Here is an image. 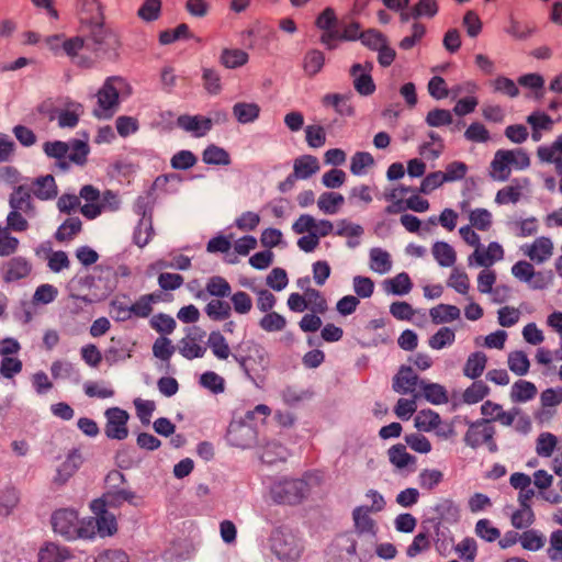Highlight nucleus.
Instances as JSON below:
<instances>
[{
  "instance_id": "nucleus-50",
  "label": "nucleus",
  "mask_w": 562,
  "mask_h": 562,
  "mask_svg": "<svg viewBox=\"0 0 562 562\" xmlns=\"http://www.w3.org/2000/svg\"><path fill=\"white\" fill-rule=\"evenodd\" d=\"M81 226L79 217H69L58 227L55 238L59 241L70 240L81 231Z\"/></svg>"
},
{
  "instance_id": "nucleus-23",
  "label": "nucleus",
  "mask_w": 562,
  "mask_h": 562,
  "mask_svg": "<svg viewBox=\"0 0 562 562\" xmlns=\"http://www.w3.org/2000/svg\"><path fill=\"white\" fill-rule=\"evenodd\" d=\"M419 382L418 375L411 367H402L393 379V389L403 394L413 393L419 389Z\"/></svg>"
},
{
  "instance_id": "nucleus-30",
  "label": "nucleus",
  "mask_w": 562,
  "mask_h": 562,
  "mask_svg": "<svg viewBox=\"0 0 562 562\" xmlns=\"http://www.w3.org/2000/svg\"><path fill=\"white\" fill-rule=\"evenodd\" d=\"M439 10L437 0H419L416 4L411 7L409 11L402 13V22H407L411 19L420 16L434 18Z\"/></svg>"
},
{
  "instance_id": "nucleus-52",
  "label": "nucleus",
  "mask_w": 562,
  "mask_h": 562,
  "mask_svg": "<svg viewBox=\"0 0 562 562\" xmlns=\"http://www.w3.org/2000/svg\"><path fill=\"white\" fill-rule=\"evenodd\" d=\"M469 221L472 227L486 232L492 226L493 215L488 210L479 207L470 212Z\"/></svg>"
},
{
  "instance_id": "nucleus-41",
  "label": "nucleus",
  "mask_w": 562,
  "mask_h": 562,
  "mask_svg": "<svg viewBox=\"0 0 562 562\" xmlns=\"http://www.w3.org/2000/svg\"><path fill=\"white\" fill-rule=\"evenodd\" d=\"M288 457V450L279 442H268L261 452V460L267 464H274L279 461H284Z\"/></svg>"
},
{
  "instance_id": "nucleus-14",
  "label": "nucleus",
  "mask_w": 562,
  "mask_h": 562,
  "mask_svg": "<svg viewBox=\"0 0 562 562\" xmlns=\"http://www.w3.org/2000/svg\"><path fill=\"white\" fill-rule=\"evenodd\" d=\"M82 114L83 106L81 103L66 99L63 102V108L54 109L50 119H56L60 128H74Z\"/></svg>"
},
{
  "instance_id": "nucleus-19",
  "label": "nucleus",
  "mask_w": 562,
  "mask_h": 562,
  "mask_svg": "<svg viewBox=\"0 0 562 562\" xmlns=\"http://www.w3.org/2000/svg\"><path fill=\"white\" fill-rule=\"evenodd\" d=\"M423 397L427 402L434 405L447 404L449 395L447 389L439 384L420 380L418 392L415 394V398Z\"/></svg>"
},
{
  "instance_id": "nucleus-27",
  "label": "nucleus",
  "mask_w": 562,
  "mask_h": 562,
  "mask_svg": "<svg viewBox=\"0 0 562 562\" xmlns=\"http://www.w3.org/2000/svg\"><path fill=\"white\" fill-rule=\"evenodd\" d=\"M360 40L364 46L378 50L379 63L386 66V41L383 35L375 30H368L361 33Z\"/></svg>"
},
{
  "instance_id": "nucleus-62",
  "label": "nucleus",
  "mask_w": 562,
  "mask_h": 562,
  "mask_svg": "<svg viewBox=\"0 0 562 562\" xmlns=\"http://www.w3.org/2000/svg\"><path fill=\"white\" fill-rule=\"evenodd\" d=\"M305 299L307 301V308L313 313L324 314L328 308L326 300L316 289L307 288L305 290Z\"/></svg>"
},
{
  "instance_id": "nucleus-15",
  "label": "nucleus",
  "mask_w": 562,
  "mask_h": 562,
  "mask_svg": "<svg viewBox=\"0 0 562 562\" xmlns=\"http://www.w3.org/2000/svg\"><path fill=\"white\" fill-rule=\"evenodd\" d=\"M504 258V249L503 247L496 243H490L487 248H482V246L479 249H475L472 255L469 256L468 262L469 266H472L473 261L484 268H488L494 262L499 261Z\"/></svg>"
},
{
  "instance_id": "nucleus-31",
  "label": "nucleus",
  "mask_w": 562,
  "mask_h": 562,
  "mask_svg": "<svg viewBox=\"0 0 562 562\" xmlns=\"http://www.w3.org/2000/svg\"><path fill=\"white\" fill-rule=\"evenodd\" d=\"M70 557L68 548L54 542H46L38 551V562H64Z\"/></svg>"
},
{
  "instance_id": "nucleus-3",
  "label": "nucleus",
  "mask_w": 562,
  "mask_h": 562,
  "mask_svg": "<svg viewBox=\"0 0 562 562\" xmlns=\"http://www.w3.org/2000/svg\"><path fill=\"white\" fill-rule=\"evenodd\" d=\"M131 93V86L123 77H108L97 93L98 108L93 111L94 115L100 119L111 117L119 108L120 97L126 98Z\"/></svg>"
},
{
  "instance_id": "nucleus-40",
  "label": "nucleus",
  "mask_w": 562,
  "mask_h": 562,
  "mask_svg": "<svg viewBox=\"0 0 562 562\" xmlns=\"http://www.w3.org/2000/svg\"><path fill=\"white\" fill-rule=\"evenodd\" d=\"M202 160L207 165L228 166L231 156L224 148L212 144L203 150Z\"/></svg>"
},
{
  "instance_id": "nucleus-33",
  "label": "nucleus",
  "mask_w": 562,
  "mask_h": 562,
  "mask_svg": "<svg viewBox=\"0 0 562 562\" xmlns=\"http://www.w3.org/2000/svg\"><path fill=\"white\" fill-rule=\"evenodd\" d=\"M135 498L136 494L133 491L117 487L109 488L108 492L104 493L103 496L98 501L104 502L106 507H119L124 502L133 504Z\"/></svg>"
},
{
  "instance_id": "nucleus-63",
  "label": "nucleus",
  "mask_w": 562,
  "mask_h": 562,
  "mask_svg": "<svg viewBox=\"0 0 562 562\" xmlns=\"http://www.w3.org/2000/svg\"><path fill=\"white\" fill-rule=\"evenodd\" d=\"M425 121L431 127H441L450 125L453 117L449 110L434 109L427 113Z\"/></svg>"
},
{
  "instance_id": "nucleus-5",
  "label": "nucleus",
  "mask_w": 562,
  "mask_h": 562,
  "mask_svg": "<svg viewBox=\"0 0 562 562\" xmlns=\"http://www.w3.org/2000/svg\"><path fill=\"white\" fill-rule=\"evenodd\" d=\"M269 547L281 562H296L303 551L301 539L286 526H279L272 530Z\"/></svg>"
},
{
  "instance_id": "nucleus-56",
  "label": "nucleus",
  "mask_w": 562,
  "mask_h": 562,
  "mask_svg": "<svg viewBox=\"0 0 562 562\" xmlns=\"http://www.w3.org/2000/svg\"><path fill=\"white\" fill-rule=\"evenodd\" d=\"M259 326L268 333L281 331L286 326V319L277 312H267V314L259 321Z\"/></svg>"
},
{
  "instance_id": "nucleus-8",
  "label": "nucleus",
  "mask_w": 562,
  "mask_h": 562,
  "mask_svg": "<svg viewBox=\"0 0 562 562\" xmlns=\"http://www.w3.org/2000/svg\"><path fill=\"white\" fill-rule=\"evenodd\" d=\"M134 212L140 216L133 234L134 243L143 248L154 236L151 207L148 198L139 196L134 204Z\"/></svg>"
},
{
  "instance_id": "nucleus-2",
  "label": "nucleus",
  "mask_w": 562,
  "mask_h": 562,
  "mask_svg": "<svg viewBox=\"0 0 562 562\" xmlns=\"http://www.w3.org/2000/svg\"><path fill=\"white\" fill-rule=\"evenodd\" d=\"M10 212L7 223L12 232L21 233L29 229V220L37 215V210L27 183L20 184L9 195Z\"/></svg>"
},
{
  "instance_id": "nucleus-44",
  "label": "nucleus",
  "mask_w": 562,
  "mask_h": 562,
  "mask_svg": "<svg viewBox=\"0 0 562 562\" xmlns=\"http://www.w3.org/2000/svg\"><path fill=\"white\" fill-rule=\"evenodd\" d=\"M537 394V387L533 383L519 380L512 386L510 397L513 402H527L533 398Z\"/></svg>"
},
{
  "instance_id": "nucleus-13",
  "label": "nucleus",
  "mask_w": 562,
  "mask_h": 562,
  "mask_svg": "<svg viewBox=\"0 0 562 562\" xmlns=\"http://www.w3.org/2000/svg\"><path fill=\"white\" fill-rule=\"evenodd\" d=\"M227 440L234 447L248 449L257 440V430L243 420L232 422L227 430Z\"/></svg>"
},
{
  "instance_id": "nucleus-25",
  "label": "nucleus",
  "mask_w": 562,
  "mask_h": 562,
  "mask_svg": "<svg viewBox=\"0 0 562 562\" xmlns=\"http://www.w3.org/2000/svg\"><path fill=\"white\" fill-rule=\"evenodd\" d=\"M529 186V179L514 180L510 186L504 187L497 191L495 202L499 205L508 203H517L521 195L522 189Z\"/></svg>"
},
{
  "instance_id": "nucleus-21",
  "label": "nucleus",
  "mask_w": 562,
  "mask_h": 562,
  "mask_svg": "<svg viewBox=\"0 0 562 562\" xmlns=\"http://www.w3.org/2000/svg\"><path fill=\"white\" fill-rule=\"evenodd\" d=\"M31 195L42 201L53 200L57 196L58 190L52 175L38 177L29 184Z\"/></svg>"
},
{
  "instance_id": "nucleus-53",
  "label": "nucleus",
  "mask_w": 562,
  "mask_h": 562,
  "mask_svg": "<svg viewBox=\"0 0 562 562\" xmlns=\"http://www.w3.org/2000/svg\"><path fill=\"white\" fill-rule=\"evenodd\" d=\"M199 383L202 387L214 394L223 393L225 390V380L214 371H206L202 373Z\"/></svg>"
},
{
  "instance_id": "nucleus-48",
  "label": "nucleus",
  "mask_w": 562,
  "mask_h": 562,
  "mask_svg": "<svg viewBox=\"0 0 562 562\" xmlns=\"http://www.w3.org/2000/svg\"><path fill=\"white\" fill-rule=\"evenodd\" d=\"M207 294L215 297H227L232 293V288L228 281L220 276L211 277L205 285Z\"/></svg>"
},
{
  "instance_id": "nucleus-61",
  "label": "nucleus",
  "mask_w": 562,
  "mask_h": 562,
  "mask_svg": "<svg viewBox=\"0 0 562 562\" xmlns=\"http://www.w3.org/2000/svg\"><path fill=\"white\" fill-rule=\"evenodd\" d=\"M150 326L157 333L169 335L175 330L177 324L172 316L158 313L151 317Z\"/></svg>"
},
{
  "instance_id": "nucleus-45",
  "label": "nucleus",
  "mask_w": 562,
  "mask_h": 562,
  "mask_svg": "<svg viewBox=\"0 0 562 562\" xmlns=\"http://www.w3.org/2000/svg\"><path fill=\"white\" fill-rule=\"evenodd\" d=\"M374 165L373 156L368 151H357L350 159V171L355 176H364Z\"/></svg>"
},
{
  "instance_id": "nucleus-58",
  "label": "nucleus",
  "mask_w": 562,
  "mask_h": 562,
  "mask_svg": "<svg viewBox=\"0 0 562 562\" xmlns=\"http://www.w3.org/2000/svg\"><path fill=\"white\" fill-rule=\"evenodd\" d=\"M535 521V513L531 506H520L510 517V522L516 529L530 527Z\"/></svg>"
},
{
  "instance_id": "nucleus-4",
  "label": "nucleus",
  "mask_w": 562,
  "mask_h": 562,
  "mask_svg": "<svg viewBox=\"0 0 562 562\" xmlns=\"http://www.w3.org/2000/svg\"><path fill=\"white\" fill-rule=\"evenodd\" d=\"M50 522L55 533L66 540L92 539L91 524L79 519L78 513L72 508H60L53 513Z\"/></svg>"
},
{
  "instance_id": "nucleus-29",
  "label": "nucleus",
  "mask_w": 562,
  "mask_h": 562,
  "mask_svg": "<svg viewBox=\"0 0 562 562\" xmlns=\"http://www.w3.org/2000/svg\"><path fill=\"white\" fill-rule=\"evenodd\" d=\"M505 149H498L490 166V177L496 181H506L510 177L512 168Z\"/></svg>"
},
{
  "instance_id": "nucleus-51",
  "label": "nucleus",
  "mask_w": 562,
  "mask_h": 562,
  "mask_svg": "<svg viewBox=\"0 0 562 562\" xmlns=\"http://www.w3.org/2000/svg\"><path fill=\"white\" fill-rule=\"evenodd\" d=\"M558 445V438L551 432H541L536 440V452L538 456L549 458Z\"/></svg>"
},
{
  "instance_id": "nucleus-54",
  "label": "nucleus",
  "mask_w": 562,
  "mask_h": 562,
  "mask_svg": "<svg viewBox=\"0 0 562 562\" xmlns=\"http://www.w3.org/2000/svg\"><path fill=\"white\" fill-rule=\"evenodd\" d=\"M158 300V295L150 293L139 296V299L132 304L133 315L140 318L148 317L153 312V304Z\"/></svg>"
},
{
  "instance_id": "nucleus-43",
  "label": "nucleus",
  "mask_w": 562,
  "mask_h": 562,
  "mask_svg": "<svg viewBox=\"0 0 562 562\" xmlns=\"http://www.w3.org/2000/svg\"><path fill=\"white\" fill-rule=\"evenodd\" d=\"M507 364L509 370L517 375H525L530 368L527 353L522 350H515L508 353Z\"/></svg>"
},
{
  "instance_id": "nucleus-18",
  "label": "nucleus",
  "mask_w": 562,
  "mask_h": 562,
  "mask_svg": "<svg viewBox=\"0 0 562 562\" xmlns=\"http://www.w3.org/2000/svg\"><path fill=\"white\" fill-rule=\"evenodd\" d=\"M371 69V64H355L350 69V75L353 78V87L362 95H370L375 90V85L370 75Z\"/></svg>"
},
{
  "instance_id": "nucleus-34",
  "label": "nucleus",
  "mask_w": 562,
  "mask_h": 562,
  "mask_svg": "<svg viewBox=\"0 0 562 562\" xmlns=\"http://www.w3.org/2000/svg\"><path fill=\"white\" fill-rule=\"evenodd\" d=\"M233 114L238 123L249 124L259 117L260 106L254 102H237L233 105Z\"/></svg>"
},
{
  "instance_id": "nucleus-24",
  "label": "nucleus",
  "mask_w": 562,
  "mask_h": 562,
  "mask_svg": "<svg viewBox=\"0 0 562 562\" xmlns=\"http://www.w3.org/2000/svg\"><path fill=\"white\" fill-rule=\"evenodd\" d=\"M319 169V161L315 156L303 155L293 162V177H296L299 180H306L317 173Z\"/></svg>"
},
{
  "instance_id": "nucleus-60",
  "label": "nucleus",
  "mask_w": 562,
  "mask_h": 562,
  "mask_svg": "<svg viewBox=\"0 0 562 562\" xmlns=\"http://www.w3.org/2000/svg\"><path fill=\"white\" fill-rule=\"evenodd\" d=\"M176 351L172 341L165 337H158L153 345V355L161 361H169Z\"/></svg>"
},
{
  "instance_id": "nucleus-42",
  "label": "nucleus",
  "mask_w": 562,
  "mask_h": 562,
  "mask_svg": "<svg viewBox=\"0 0 562 562\" xmlns=\"http://www.w3.org/2000/svg\"><path fill=\"white\" fill-rule=\"evenodd\" d=\"M67 144H69V153L67 154L66 158L76 165H85L90 150L87 139H70L67 142Z\"/></svg>"
},
{
  "instance_id": "nucleus-47",
  "label": "nucleus",
  "mask_w": 562,
  "mask_h": 562,
  "mask_svg": "<svg viewBox=\"0 0 562 562\" xmlns=\"http://www.w3.org/2000/svg\"><path fill=\"white\" fill-rule=\"evenodd\" d=\"M460 316V310L454 305L439 304L430 310V317L435 324L452 322Z\"/></svg>"
},
{
  "instance_id": "nucleus-10",
  "label": "nucleus",
  "mask_w": 562,
  "mask_h": 562,
  "mask_svg": "<svg viewBox=\"0 0 562 562\" xmlns=\"http://www.w3.org/2000/svg\"><path fill=\"white\" fill-rule=\"evenodd\" d=\"M106 419L104 434L109 439L124 440L128 436L127 422L130 415L120 407H110L104 412Z\"/></svg>"
},
{
  "instance_id": "nucleus-17",
  "label": "nucleus",
  "mask_w": 562,
  "mask_h": 562,
  "mask_svg": "<svg viewBox=\"0 0 562 562\" xmlns=\"http://www.w3.org/2000/svg\"><path fill=\"white\" fill-rule=\"evenodd\" d=\"M177 125L191 133L194 137L205 136L213 126V120L201 115H180Z\"/></svg>"
},
{
  "instance_id": "nucleus-12",
  "label": "nucleus",
  "mask_w": 562,
  "mask_h": 562,
  "mask_svg": "<svg viewBox=\"0 0 562 562\" xmlns=\"http://www.w3.org/2000/svg\"><path fill=\"white\" fill-rule=\"evenodd\" d=\"M513 276L521 282L528 283L533 290H542L548 286L550 279L546 276L536 271L533 266L526 260H519L512 267Z\"/></svg>"
},
{
  "instance_id": "nucleus-22",
  "label": "nucleus",
  "mask_w": 562,
  "mask_h": 562,
  "mask_svg": "<svg viewBox=\"0 0 562 562\" xmlns=\"http://www.w3.org/2000/svg\"><path fill=\"white\" fill-rule=\"evenodd\" d=\"M32 266L30 261L21 256L10 259L3 265V280L5 282H14L27 277Z\"/></svg>"
},
{
  "instance_id": "nucleus-9",
  "label": "nucleus",
  "mask_w": 562,
  "mask_h": 562,
  "mask_svg": "<svg viewBox=\"0 0 562 562\" xmlns=\"http://www.w3.org/2000/svg\"><path fill=\"white\" fill-rule=\"evenodd\" d=\"M104 505V502L93 501L91 503V509L94 513L95 517H90L87 520V524H91L92 527V538L95 535L101 537L112 536L116 529V518L110 513Z\"/></svg>"
},
{
  "instance_id": "nucleus-28",
  "label": "nucleus",
  "mask_w": 562,
  "mask_h": 562,
  "mask_svg": "<svg viewBox=\"0 0 562 562\" xmlns=\"http://www.w3.org/2000/svg\"><path fill=\"white\" fill-rule=\"evenodd\" d=\"M77 9L83 22L101 23L103 21V10L99 0H77Z\"/></svg>"
},
{
  "instance_id": "nucleus-26",
  "label": "nucleus",
  "mask_w": 562,
  "mask_h": 562,
  "mask_svg": "<svg viewBox=\"0 0 562 562\" xmlns=\"http://www.w3.org/2000/svg\"><path fill=\"white\" fill-rule=\"evenodd\" d=\"M537 155L541 161L554 162L557 173L562 175V135L550 146H540Z\"/></svg>"
},
{
  "instance_id": "nucleus-35",
  "label": "nucleus",
  "mask_w": 562,
  "mask_h": 562,
  "mask_svg": "<svg viewBox=\"0 0 562 562\" xmlns=\"http://www.w3.org/2000/svg\"><path fill=\"white\" fill-rule=\"evenodd\" d=\"M20 503V493L13 486L0 490V517L10 516Z\"/></svg>"
},
{
  "instance_id": "nucleus-64",
  "label": "nucleus",
  "mask_w": 562,
  "mask_h": 562,
  "mask_svg": "<svg viewBox=\"0 0 562 562\" xmlns=\"http://www.w3.org/2000/svg\"><path fill=\"white\" fill-rule=\"evenodd\" d=\"M475 535L487 542H493L499 538L501 531L491 520L483 518L475 524Z\"/></svg>"
},
{
  "instance_id": "nucleus-59",
  "label": "nucleus",
  "mask_w": 562,
  "mask_h": 562,
  "mask_svg": "<svg viewBox=\"0 0 562 562\" xmlns=\"http://www.w3.org/2000/svg\"><path fill=\"white\" fill-rule=\"evenodd\" d=\"M490 392V387L483 381L473 382L463 393L467 404H475L482 401Z\"/></svg>"
},
{
  "instance_id": "nucleus-37",
  "label": "nucleus",
  "mask_w": 562,
  "mask_h": 562,
  "mask_svg": "<svg viewBox=\"0 0 562 562\" xmlns=\"http://www.w3.org/2000/svg\"><path fill=\"white\" fill-rule=\"evenodd\" d=\"M486 363L487 357L484 352H473L467 359L463 367V374L470 379H477L484 372Z\"/></svg>"
},
{
  "instance_id": "nucleus-7",
  "label": "nucleus",
  "mask_w": 562,
  "mask_h": 562,
  "mask_svg": "<svg viewBox=\"0 0 562 562\" xmlns=\"http://www.w3.org/2000/svg\"><path fill=\"white\" fill-rule=\"evenodd\" d=\"M495 432V427L490 419L476 420L469 426L464 435V442L474 449L486 445L488 451L494 453L497 451V445L494 440Z\"/></svg>"
},
{
  "instance_id": "nucleus-16",
  "label": "nucleus",
  "mask_w": 562,
  "mask_h": 562,
  "mask_svg": "<svg viewBox=\"0 0 562 562\" xmlns=\"http://www.w3.org/2000/svg\"><path fill=\"white\" fill-rule=\"evenodd\" d=\"M553 243L549 237H538L530 245L522 247L524 254L533 262L540 265L553 255Z\"/></svg>"
},
{
  "instance_id": "nucleus-38",
  "label": "nucleus",
  "mask_w": 562,
  "mask_h": 562,
  "mask_svg": "<svg viewBox=\"0 0 562 562\" xmlns=\"http://www.w3.org/2000/svg\"><path fill=\"white\" fill-rule=\"evenodd\" d=\"M249 59V56L243 49L224 48L220 56V63L227 69H235L244 66Z\"/></svg>"
},
{
  "instance_id": "nucleus-11",
  "label": "nucleus",
  "mask_w": 562,
  "mask_h": 562,
  "mask_svg": "<svg viewBox=\"0 0 562 562\" xmlns=\"http://www.w3.org/2000/svg\"><path fill=\"white\" fill-rule=\"evenodd\" d=\"M415 427L425 432L436 431L438 436L448 438L452 436L453 428L450 425H442L441 417L432 409L419 411L415 418Z\"/></svg>"
},
{
  "instance_id": "nucleus-6",
  "label": "nucleus",
  "mask_w": 562,
  "mask_h": 562,
  "mask_svg": "<svg viewBox=\"0 0 562 562\" xmlns=\"http://www.w3.org/2000/svg\"><path fill=\"white\" fill-rule=\"evenodd\" d=\"M308 492V485L303 479L279 480L272 484L270 490L271 497L274 502L288 505L301 503Z\"/></svg>"
},
{
  "instance_id": "nucleus-32",
  "label": "nucleus",
  "mask_w": 562,
  "mask_h": 562,
  "mask_svg": "<svg viewBox=\"0 0 562 562\" xmlns=\"http://www.w3.org/2000/svg\"><path fill=\"white\" fill-rule=\"evenodd\" d=\"M101 23H90L92 26L91 30V41L94 44V50L113 48L117 44L116 36L111 32H108L103 29Z\"/></svg>"
},
{
  "instance_id": "nucleus-39",
  "label": "nucleus",
  "mask_w": 562,
  "mask_h": 562,
  "mask_svg": "<svg viewBox=\"0 0 562 562\" xmlns=\"http://www.w3.org/2000/svg\"><path fill=\"white\" fill-rule=\"evenodd\" d=\"M344 202L345 198L340 193L324 192L318 198L317 206L324 214L334 215L339 211Z\"/></svg>"
},
{
  "instance_id": "nucleus-49",
  "label": "nucleus",
  "mask_w": 562,
  "mask_h": 562,
  "mask_svg": "<svg viewBox=\"0 0 562 562\" xmlns=\"http://www.w3.org/2000/svg\"><path fill=\"white\" fill-rule=\"evenodd\" d=\"M205 314L213 321H224L231 316L229 303L222 300H212L204 308Z\"/></svg>"
},
{
  "instance_id": "nucleus-46",
  "label": "nucleus",
  "mask_w": 562,
  "mask_h": 562,
  "mask_svg": "<svg viewBox=\"0 0 562 562\" xmlns=\"http://www.w3.org/2000/svg\"><path fill=\"white\" fill-rule=\"evenodd\" d=\"M207 346L211 348L213 355L220 360H225L231 355L229 346L225 337L220 331H212L209 335Z\"/></svg>"
},
{
  "instance_id": "nucleus-20",
  "label": "nucleus",
  "mask_w": 562,
  "mask_h": 562,
  "mask_svg": "<svg viewBox=\"0 0 562 562\" xmlns=\"http://www.w3.org/2000/svg\"><path fill=\"white\" fill-rule=\"evenodd\" d=\"M82 463V456L79 449H72L66 460L58 467L53 482L57 485H64L79 469Z\"/></svg>"
},
{
  "instance_id": "nucleus-55",
  "label": "nucleus",
  "mask_w": 562,
  "mask_h": 562,
  "mask_svg": "<svg viewBox=\"0 0 562 562\" xmlns=\"http://www.w3.org/2000/svg\"><path fill=\"white\" fill-rule=\"evenodd\" d=\"M178 350L183 358L192 360L195 358H202L206 352V347L199 342L182 338L178 342Z\"/></svg>"
},
{
  "instance_id": "nucleus-1",
  "label": "nucleus",
  "mask_w": 562,
  "mask_h": 562,
  "mask_svg": "<svg viewBox=\"0 0 562 562\" xmlns=\"http://www.w3.org/2000/svg\"><path fill=\"white\" fill-rule=\"evenodd\" d=\"M371 506H359L353 510L356 530L339 535L328 550L331 562H367L375 552L386 559V546H376L375 525L370 514L384 507V498L374 491L368 493Z\"/></svg>"
},
{
  "instance_id": "nucleus-57",
  "label": "nucleus",
  "mask_w": 562,
  "mask_h": 562,
  "mask_svg": "<svg viewBox=\"0 0 562 562\" xmlns=\"http://www.w3.org/2000/svg\"><path fill=\"white\" fill-rule=\"evenodd\" d=\"M325 63V56L321 50L312 49L306 53L304 57V70L308 76H315L318 74Z\"/></svg>"
},
{
  "instance_id": "nucleus-36",
  "label": "nucleus",
  "mask_w": 562,
  "mask_h": 562,
  "mask_svg": "<svg viewBox=\"0 0 562 562\" xmlns=\"http://www.w3.org/2000/svg\"><path fill=\"white\" fill-rule=\"evenodd\" d=\"M435 260L441 267H452L457 261V252L446 241H436L431 248Z\"/></svg>"
}]
</instances>
